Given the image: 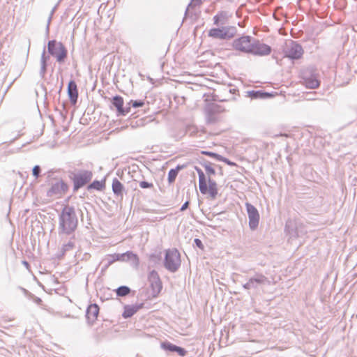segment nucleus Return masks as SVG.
Segmentation results:
<instances>
[{
  "mask_svg": "<svg viewBox=\"0 0 357 357\" xmlns=\"http://www.w3.org/2000/svg\"><path fill=\"white\" fill-rule=\"evenodd\" d=\"M78 227V217L75 208L68 204L64 205L59 214L58 234L59 236H70Z\"/></svg>",
  "mask_w": 357,
  "mask_h": 357,
  "instance_id": "1",
  "label": "nucleus"
},
{
  "mask_svg": "<svg viewBox=\"0 0 357 357\" xmlns=\"http://www.w3.org/2000/svg\"><path fill=\"white\" fill-rule=\"evenodd\" d=\"M199 177V189L202 195H208L211 199H215L218 194V184L213 178L206 179L205 173L201 168L194 166Z\"/></svg>",
  "mask_w": 357,
  "mask_h": 357,
  "instance_id": "2",
  "label": "nucleus"
},
{
  "mask_svg": "<svg viewBox=\"0 0 357 357\" xmlns=\"http://www.w3.org/2000/svg\"><path fill=\"white\" fill-rule=\"evenodd\" d=\"M69 178L73 181V190L75 192L91 182L93 178V173L90 170L79 169L76 172H70Z\"/></svg>",
  "mask_w": 357,
  "mask_h": 357,
  "instance_id": "3",
  "label": "nucleus"
},
{
  "mask_svg": "<svg viewBox=\"0 0 357 357\" xmlns=\"http://www.w3.org/2000/svg\"><path fill=\"white\" fill-rule=\"evenodd\" d=\"M181 264V255L176 248L165 250L163 266L169 272L176 273Z\"/></svg>",
  "mask_w": 357,
  "mask_h": 357,
  "instance_id": "4",
  "label": "nucleus"
},
{
  "mask_svg": "<svg viewBox=\"0 0 357 357\" xmlns=\"http://www.w3.org/2000/svg\"><path fill=\"white\" fill-rule=\"evenodd\" d=\"M237 33V28L234 26H226L213 28L209 30L208 36L214 39L230 40Z\"/></svg>",
  "mask_w": 357,
  "mask_h": 357,
  "instance_id": "5",
  "label": "nucleus"
},
{
  "mask_svg": "<svg viewBox=\"0 0 357 357\" xmlns=\"http://www.w3.org/2000/svg\"><path fill=\"white\" fill-rule=\"evenodd\" d=\"M47 50L50 54L55 57L56 61L61 63L67 57V50L60 42L55 40H50L47 44Z\"/></svg>",
  "mask_w": 357,
  "mask_h": 357,
  "instance_id": "6",
  "label": "nucleus"
},
{
  "mask_svg": "<svg viewBox=\"0 0 357 357\" xmlns=\"http://www.w3.org/2000/svg\"><path fill=\"white\" fill-rule=\"evenodd\" d=\"M265 284H270L268 278L264 274L256 272L247 282L242 285V287L250 293V290H258L260 286Z\"/></svg>",
  "mask_w": 357,
  "mask_h": 357,
  "instance_id": "7",
  "label": "nucleus"
},
{
  "mask_svg": "<svg viewBox=\"0 0 357 357\" xmlns=\"http://www.w3.org/2000/svg\"><path fill=\"white\" fill-rule=\"evenodd\" d=\"M254 38L250 36H242L233 40L231 46L234 50L243 53L250 54L252 47Z\"/></svg>",
  "mask_w": 357,
  "mask_h": 357,
  "instance_id": "8",
  "label": "nucleus"
},
{
  "mask_svg": "<svg viewBox=\"0 0 357 357\" xmlns=\"http://www.w3.org/2000/svg\"><path fill=\"white\" fill-rule=\"evenodd\" d=\"M112 255L114 257L115 261L130 262V266L135 269H138L139 267V258L138 255L132 250H128L123 253H114L112 254Z\"/></svg>",
  "mask_w": 357,
  "mask_h": 357,
  "instance_id": "9",
  "label": "nucleus"
},
{
  "mask_svg": "<svg viewBox=\"0 0 357 357\" xmlns=\"http://www.w3.org/2000/svg\"><path fill=\"white\" fill-rule=\"evenodd\" d=\"M245 210L248 216L249 228L252 231L257 229L260 220V215L258 209L251 203L245 202Z\"/></svg>",
  "mask_w": 357,
  "mask_h": 357,
  "instance_id": "10",
  "label": "nucleus"
},
{
  "mask_svg": "<svg viewBox=\"0 0 357 357\" xmlns=\"http://www.w3.org/2000/svg\"><path fill=\"white\" fill-rule=\"evenodd\" d=\"M151 289V296L153 298H157L162 289V282L159 274L155 270L151 271L147 277Z\"/></svg>",
  "mask_w": 357,
  "mask_h": 357,
  "instance_id": "11",
  "label": "nucleus"
},
{
  "mask_svg": "<svg viewBox=\"0 0 357 357\" xmlns=\"http://www.w3.org/2000/svg\"><path fill=\"white\" fill-rule=\"evenodd\" d=\"M222 107L218 104H211L206 109V121L208 123H215L221 120Z\"/></svg>",
  "mask_w": 357,
  "mask_h": 357,
  "instance_id": "12",
  "label": "nucleus"
},
{
  "mask_svg": "<svg viewBox=\"0 0 357 357\" xmlns=\"http://www.w3.org/2000/svg\"><path fill=\"white\" fill-rule=\"evenodd\" d=\"M285 56L291 59H298L303 54L302 46L295 41H291L286 45Z\"/></svg>",
  "mask_w": 357,
  "mask_h": 357,
  "instance_id": "13",
  "label": "nucleus"
},
{
  "mask_svg": "<svg viewBox=\"0 0 357 357\" xmlns=\"http://www.w3.org/2000/svg\"><path fill=\"white\" fill-rule=\"evenodd\" d=\"M68 189V185L63 179H60L59 181L52 185L50 188L47 191L46 195L48 197L61 195L66 193Z\"/></svg>",
  "mask_w": 357,
  "mask_h": 357,
  "instance_id": "14",
  "label": "nucleus"
},
{
  "mask_svg": "<svg viewBox=\"0 0 357 357\" xmlns=\"http://www.w3.org/2000/svg\"><path fill=\"white\" fill-rule=\"evenodd\" d=\"M271 52V47L269 45L262 43L259 40L254 38L252 50L250 54L263 56L269 55Z\"/></svg>",
  "mask_w": 357,
  "mask_h": 357,
  "instance_id": "15",
  "label": "nucleus"
},
{
  "mask_svg": "<svg viewBox=\"0 0 357 357\" xmlns=\"http://www.w3.org/2000/svg\"><path fill=\"white\" fill-rule=\"evenodd\" d=\"M99 312H100V307L97 303H91L87 306L86 312H85V317H86V323L89 326L93 325V324L98 319Z\"/></svg>",
  "mask_w": 357,
  "mask_h": 357,
  "instance_id": "16",
  "label": "nucleus"
},
{
  "mask_svg": "<svg viewBox=\"0 0 357 357\" xmlns=\"http://www.w3.org/2000/svg\"><path fill=\"white\" fill-rule=\"evenodd\" d=\"M160 347L167 352L176 353L181 357L185 356L188 353L185 348L174 344L168 340L161 342Z\"/></svg>",
  "mask_w": 357,
  "mask_h": 357,
  "instance_id": "17",
  "label": "nucleus"
},
{
  "mask_svg": "<svg viewBox=\"0 0 357 357\" xmlns=\"http://www.w3.org/2000/svg\"><path fill=\"white\" fill-rule=\"evenodd\" d=\"M112 104L116 108L117 116H126L130 113V106L128 104L123 107V98L120 96H115L112 99Z\"/></svg>",
  "mask_w": 357,
  "mask_h": 357,
  "instance_id": "18",
  "label": "nucleus"
},
{
  "mask_svg": "<svg viewBox=\"0 0 357 357\" xmlns=\"http://www.w3.org/2000/svg\"><path fill=\"white\" fill-rule=\"evenodd\" d=\"M47 139L43 143H41V146H45L48 148H55L59 146L60 144L67 143L70 135H68L65 139L60 140V135H46Z\"/></svg>",
  "mask_w": 357,
  "mask_h": 357,
  "instance_id": "19",
  "label": "nucleus"
},
{
  "mask_svg": "<svg viewBox=\"0 0 357 357\" xmlns=\"http://www.w3.org/2000/svg\"><path fill=\"white\" fill-rule=\"evenodd\" d=\"M112 189L114 196L122 200L126 190L124 185L117 178L112 179Z\"/></svg>",
  "mask_w": 357,
  "mask_h": 357,
  "instance_id": "20",
  "label": "nucleus"
},
{
  "mask_svg": "<svg viewBox=\"0 0 357 357\" xmlns=\"http://www.w3.org/2000/svg\"><path fill=\"white\" fill-rule=\"evenodd\" d=\"M68 94L72 105H75L78 98V90L76 82L70 80L68 85Z\"/></svg>",
  "mask_w": 357,
  "mask_h": 357,
  "instance_id": "21",
  "label": "nucleus"
},
{
  "mask_svg": "<svg viewBox=\"0 0 357 357\" xmlns=\"http://www.w3.org/2000/svg\"><path fill=\"white\" fill-rule=\"evenodd\" d=\"M198 162L205 169V174L208 176L206 179L212 178L211 176H214L216 174L215 168L213 167V163L204 158H199L198 159Z\"/></svg>",
  "mask_w": 357,
  "mask_h": 357,
  "instance_id": "22",
  "label": "nucleus"
},
{
  "mask_svg": "<svg viewBox=\"0 0 357 357\" xmlns=\"http://www.w3.org/2000/svg\"><path fill=\"white\" fill-rule=\"evenodd\" d=\"M231 17L227 11H220L213 17V24L216 26H222L226 24L229 19Z\"/></svg>",
  "mask_w": 357,
  "mask_h": 357,
  "instance_id": "23",
  "label": "nucleus"
},
{
  "mask_svg": "<svg viewBox=\"0 0 357 357\" xmlns=\"http://www.w3.org/2000/svg\"><path fill=\"white\" fill-rule=\"evenodd\" d=\"M284 232L290 238H298L299 236L296 223L295 221L288 220L284 226Z\"/></svg>",
  "mask_w": 357,
  "mask_h": 357,
  "instance_id": "24",
  "label": "nucleus"
},
{
  "mask_svg": "<svg viewBox=\"0 0 357 357\" xmlns=\"http://www.w3.org/2000/svg\"><path fill=\"white\" fill-rule=\"evenodd\" d=\"M105 188V178L100 181L94 180L92 182H89L86 189L88 191L95 190L96 191H102Z\"/></svg>",
  "mask_w": 357,
  "mask_h": 357,
  "instance_id": "25",
  "label": "nucleus"
},
{
  "mask_svg": "<svg viewBox=\"0 0 357 357\" xmlns=\"http://www.w3.org/2000/svg\"><path fill=\"white\" fill-rule=\"evenodd\" d=\"M304 84L307 88L314 89L319 86L320 82L318 79L314 75H311L308 77L303 78Z\"/></svg>",
  "mask_w": 357,
  "mask_h": 357,
  "instance_id": "26",
  "label": "nucleus"
},
{
  "mask_svg": "<svg viewBox=\"0 0 357 357\" xmlns=\"http://www.w3.org/2000/svg\"><path fill=\"white\" fill-rule=\"evenodd\" d=\"M149 260L153 266H157L162 261V252L160 251H155L149 255Z\"/></svg>",
  "mask_w": 357,
  "mask_h": 357,
  "instance_id": "27",
  "label": "nucleus"
},
{
  "mask_svg": "<svg viewBox=\"0 0 357 357\" xmlns=\"http://www.w3.org/2000/svg\"><path fill=\"white\" fill-rule=\"evenodd\" d=\"M136 312H137L133 305H126L123 307L122 317L124 319H129L132 317Z\"/></svg>",
  "mask_w": 357,
  "mask_h": 357,
  "instance_id": "28",
  "label": "nucleus"
},
{
  "mask_svg": "<svg viewBox=\"0 0 357 357\" xmlns=\"http://www.w3.org/2000/svg\"><path fill=\"white\" fill-rule=\"evenodd\" d=\"M49 59H50V56L45 55V49H44L43 54L41 55V59H40L41 67H40V74L42 77H44L45 74L46 73L47 61Z\"/></svg>",
  "mask_w": 357,
  "mask_h": 357,
  "instance_id": "29",
  "label": "nucleus"
},
{
  "mask_svg": "<svg viewBox=\"0 0 357 357\" xmlns=\"http://www.w3.org/2000/svg\"><path fill=\"white\" fill-rule=\"evenodd\" d=\"M114 291L118 297H123L130 293L131 289L126 285H121L117 287Z\"/></svg>",
  "mask_w": 357,
  "mask_h": 357,
  "instance_id": "30",
  "label": "nucleus"
},
{
  "mask_svg": "<svg viewBox=\"0 0 357 357\" xmlns=\"http://www.w3.org/2000/svg\"><path fill=\"white\" fill-rule=\"evenodd\" d=\"M73 239H75V235L70 238L67 243L63 244L60 248L65 254L75 247V242L72 241Z\"/></svg>",
  "mask_w": 357,
  "mask_h": 357,
  "instance_id": "31",
  "label": "nucleus"
},
{
  "mask_svg": "<svg viewBox=\"0 0 357 357\" xmlns=\"http://www.w3.org/2000/svg\"><path fill=\"white\" fill-rule=\"evenodd\" d=\"M105 264L101 268V272L105 271L113 263L115 262L114 257L112 255H108L105 259H103Z\"/></svg>",
  "mask_w": 357,
  "mask_h": 357,
  "instance_id": "32",
  "label": "nucleus"
},
{
  "mask_svg": "<svg viewBox=\"0 0 357 357\" xmlns=\"http://www.w3.org/2000/svg\"><path fill=\"white\" fill-rule=\"evenodd\" d=\"M185 134H197L198 129L193 123L188 122L185 126Z\"/></svg>",
  "mask_w": 357,
  "mask_h": 357,
  "instance_id": "33",
  "label": "nucleus"
},
{
  "mask_svg": "<svg viewBox=\"0 0 357 357\" xmlns=\"http://www.w3.org/2000/svg\"><path fill=\"white\" fill-rule=\"evenodd\" d=\"M201 153L202 155L208 156V157L214 159L215 160L219 161V162H220V160L221 156H222V155H220V154H219L218 153L210 151H202Z\"/></svg>",
  "mask_w": 357,
  "mask_h": 357,
  "instance_id": "34",
  "label": "nucleus"
},
{
  "mask_svg": "<svg viewBox=\"0 0 357 357\" xmlns=\"http://www.w3.org/2000/svg\"><path fill=\"white\" fill-rule=\"evenodd\" d=\"M178 173L175 172L173 169H170L168 172L167 174V181L169 185H172L175 182V180L178 176Z\"/></svg>",
  "mask_w": 357,
  "mask_h": 357,
  "instance_id": "35",
  "label": "nucleus"
},
{
  "mask_svg": "<svg viewBox=\"0 0 357 357\" xmlns=\"http://www.w3.org/2000/svg\"><path fill=\"white\" fill-rule=\"evenodd\" d=\"M144 102L142 100H130L128 103V106H130V107L132 106V107L137 108L144 106Z\"/></svg>",
  "mask_w": 357,
  "mask_h": 357,
  "instance_id": "36",
  "label": "nucleus"
},
{
  "mask_svg": "<svg viewBox=\"0 0 357 357\" xmlns=\"http://www.w3.org/2000/svg\"><path fill=\"white\" fill-rule=\"evenodd\" d=\"M41 167L38 165H36L32 169V175L38 178L40 176Z\"/></svg>",
  "mask_w": 357,
  "mask_h": 357,
  "instance_id": "37",
  "label": "nucleus"
},
{
  "mask_svg": "<svg viewBox=\"0 0 357 357\" xmlns=\"http://www.w3.org/2000/svg\"><path fill=\"white\" fill-rule=\"evenodd\" d=\"M220 162H223L230 167H237L238 165L235 162L230 160L229 158L222 155Z\"/></svg>",
  "mask_w": 357,
  "mask_h": 357,
  "instance_id": "38",
  "label": "nucleus"
},
{
  "mask_svg": "<svg viewBox=\"0 0 357 357\" xmlns=\"http://www.w3.org/2000/svg\"><path fill=\"white\" fill-rule=\"evenodd\" d=\"M139 185L142 189L152 188H153V184L152 183L148 182L146 181H139Z\"/></svg>",
  "mask_w": 357,
  "mask_h": 357,
  "instance_id": "39",
  "label": "nucleus"
},
{
  "mask_svg": "<svg viewBox=\"0 0 357 357\" xmlns=\"http://www.w3.org/2000/svg\"><path fill=\"white\" fill-rule=\"evenodd\" d=\"M193 246L198 248L199 249L204 250V245L202 243V241L197 238H194L193 240Z\"/></svg>",
  "mask_w": 357,
  "mask_h": 357,
  "instance_id": "40",
  "label": "nucleus"
},
{
  "mask_svg": "<svg viewBox=\"0 0 357 357\" xmlns=\"http://www.w3.org/2000/svg\"><path fill=\"white\" fill-rule=\"evenodd\" d=\"M250 94H251V97L254 98H264L267 96V93H263L261 91H252L250 93Z\"/></svg>",
  "mask_w": 357,
  "mask_h": 357,
  "instance_id": "41",
  "label": "nucleus"
},
{
  "mask_svg": "<svg viewBox=\"0 0 357 357\" xmlns=\"http://www.w3.org/2000/svg\"><path fill=\"white\" fill-rule=\"evenodd\" d=\"M201 3H202L201 0H191L190 3L188 6V8L185 11V14L187 13V12L190 9V8H193L194 6H195L197 5H199Z\"/></svg>",
  "mask_w": 357,
  "mask_h": 357,
  "instance_id": "42",
  "label": "nucleus"
},
{
  "mask_svg": "<svg viewBox=\"0 0 357 357\" xmlns=\"http://www.w3.org/2000/svg\"><path fill=\"white\" fill-rule=\"evenodd\" d=\"M188 165L185 164H178L175 168H172L175 172H176L178 174L180 171L185 169L187 167Z\"/></svg>",
  "mask_w": 357,
  "mask_h": 357,
  "instance_id": "43",
  "label": "nucleus"
},
{
  "mask_svg": "<svg viewBox=\"0 0 357 357\" xmlns=\"http://www.w3.org/2000/svg\"><path fill=\"white\" fill-rule=\"evenodd\" d=\"M37 305H40L42 303V299L39 297L36 296L34 294H31L30 298Z\"/></svg>",
  "mask_w": 357,
  "mask_h": 357,
  "instance_id": "44",
  "label": "nucleus"
},
{
  "mask_svg": "<svg viewBox=\"0 0 357 357\" xmlns=\"http://www.w3.org/2000/svg\"><path fill=\"white\" fill-rule=\"evenodd\" d=\"M190 203V199L186 200L181 206L180 211H185L189 207Z\"/></svg>",
  "mask_w": 357,
  "mask_h": 357,
  "instance_id": "45",
  "label": "nucleus"
},
{
  "mask_svg": "<svg viewBox=\"0 0 357 357\" xmlns=\"http://www.w3.org/2000/svg\"><path fill=\"white\" fill-rule=\"evenodd\" d=\"M65 255L66 254L60 249L59 251L56 254L55 258L58 260H61Z\"/></svg>",
  "mask_w": 357,
  "mask_h": 357,
  "instance_id": "46",
  "label": "nucleus"
},
{
  "mask_svg": "<svg viewBox=\"0 0 357 357\" xmlns=\"http://www.w3.org/2000/svg\"><path fill=\"white\" fill-rule=\"evenodd\" d=\"M56 6H55L52 8V11H51V13H50V17H49V19H48L47 29H49V24H50V23L51 20H52V16H53V15H54V13L55 10H56Z\"/></svg>",
  "mask_w": 357,
  "mask_h": 357,
  "instance_id": "47",
  "label": "nucleus"
},
{
  "mask_svg": "<svg viewBox=\"0 0 357 357\" xmlns=\"http://www.w3.org/2000/svg\"><path fill=\"white\" fill-rule=\"evenodd\" d=\"M132 305L135 307L136 312H137L140 309L143 308L144 305V303H136V304H132Z\"/></svg>",
  "mask_w": 357,
  "mask_h": 357,
  "instance_id": "48",
  "label": "nucleus"
},
{
  "mask_svg": "<svg viewBox=\"0 0 357 357\" xmlns=\"http://www.w3.org/2000/svg\"><path fill=\"white\" fill-rule=\"evenodd\" d=\"M20 289L23 291L24 294L27 296L29 298H30L31 294H33L32 293L29 292L27 289L20 287Z\"/></svg>",
  "mask_w": 357,
  "mask_h": 357,
  "instance_id": "49",
  "label": "nucleus"
},
{
  "mask_svg": "<svg viewBox=\"0 0 357 357\" xmlns=\"http://www.w3.org/2000/svg\"><path fill=\"white\" fill-rule=\"evenodd\" d=\"M22 263L26 268H29L30 266L29 263L26 260H23Z\"/></svg>",
  "mask_w": 357,
  "mask_h": 357,
  "instance_id": "50",
  "label": "nucleus"
},
{
  "mask_svg": "<svg viewBox=\"0 0 357 357\" xmlns=\"http://www.w3.org/2000/svg\"><path fill=\"white\" fill-rule=\"evenodd\" d=\"M215 167H216L217 168H218V169H219V172H220V174L221 175H222V166H221V165H215Z\"/></svg>",
  "mask_w": 357,
  "mask_h": 357,
  "instance_id": "51",
  "label": "nucleus"
},
{
  "mask_svg": "<svg viewBox=\"0 0 357 357\" xmlns=\"http://www.w3.org/2000/svg\"><path fill=\"white\" fill-rule=\"evenodd\" d=\"M47 174H48L47 177L50 178L52 176V174H53V171H52V170L49 171L47 172Z\"/></svg>",
  "mask_w": 357,
  "mask_h": 357,
  "instance_id": "52",
  "label": "nucleus"
},
{
  "mask_svg": "<svg viewBox=\"0 0 357 357\" xmlns=\"http://www.w3.org/2000/svg\"><path fill=\"white\" fill-rule=\"evenodd\" d=\"M79 213H80L81 220H83V211L81 209H79Z\"/></svg>",
  "mask_w": 357,
  "mask_h": 357,
  "instance_id": "53",
  "label": "nucleus"
},
{
  "mask_svg": "<svg viewBox=\"0 0 357 357\" xmlns=\"http://www.w3.org/2000/svg\"><path fill=\"white\" fill-rule=\"evenodd\" d=\"M25 144H22L20 147H18L19 149H20L22 147L24 146Z\"/></svg>",
  "mask_w": 357,
  "mask_h": 357,
  "instance_id": "54",
  "label": "nucleus"
},
{
  "mask_svg": "<svg viewBox=\"0 0 357 357\" xmlns=\"http://www.w3.org/2000/svg\"><path fill=\"white\" fill-rule=\"evenodd\" d=\"M17 139V137L14 138L13 140L10 141V142H12L13 141L16 140Z\"/></svg>",
  "mask_w": 357,
  "mask_h": 357,
  "instance_id": "55",
  "label": "nucleus"
},
{
  "mask_svg": "<svg viewBox=\"0 0 357 357\" xmlns=\"http://www.w3.org/2000/svg\"><path fill=\"white\" fill-rule=\"evenodd\" d=\"M40 286H41L43 288L44 287V285L41 284L40 283L39 284Z\"/></svg>",
  "mask_w": 357,
  "mask_h": 357,
  "instance_id": "56",
  "label": "nucleus"
},
{
  "mask_svg": "<svg viewBox=\"0 0 357 357\" xmlns=\"http://www.w3.org/2000/svg\"><path fill=\"white\" fill-rule=\"evenodd\" d=\"M108 139H109V138H108V137H106L105 138V140H107Z\"/></svg>",
  "mask_w": 357,
  "mask_h": 357,
  "instance_id": "57",
  "label": "nucleus"
},
{
  "mask_svg": "<svg viewBox=\"0 0 357 357\" xmlns=\"http://www.w3.org/2000/svg\"><path fill=\"white\" fill-rule=\"evenodd\" d=\"M285 136H286V137H289V135H286Z\"/></svg>",
  "mask_w": 357,
  "mask_h": 357,
  "instance_id": "58",
  "label": "nucleus"
}]
</instances>
